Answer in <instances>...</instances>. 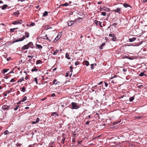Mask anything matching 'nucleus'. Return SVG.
I'll return each mask as SVG.
<instances>
[{
    "label": "nucleus",
    "instance_id": "obj_58",
    "mask_svg": "<svg viewBox=\"0 0 147 147\" xmlns=\"http://www.w3.org/2000/svg\"><path fill=\"white\" fill-rule=\"evenodd\" d=\"M117 25V24L116 23H113L112 25L113 26H116Z\"/></svg>",
    "mask_w": 147,
    "mask_h": 147
},
{
    "label": "nucleus",
    "instance_id": "obj_50",
    "mask_svg": "<svg viewBox=\"0 0 147 147\" xmlns=\"http://www.w3.org/2000/svg\"><path fill=\"white\" fill-rule=\"evenodd\" d=\"M45 39H47L50 42L51 41V40L49 39L48 37L47 36L46 37V38H45Z\"/></svg>",
    "mask_w": 147,
    "mask_h": 147
},
{
    "label": "nucleus",
    "instance_id": "obj_18",
    "mask_svg": "<svg viewBox=\"0 0 147 147\" xmlns=\"http://www.w3.org/2000/svg\"><path fill=\"white\" fill-rule=\"evenodd\" d=\"M42 63V62L41 61V60H38L36 61V65H37L39 64Z\"/></svg>",
    "mask_w": 147,
    "mask_h": 147
},
{
    "label": "nucleus",
    "instance_id": "obj_8",
    "mask_svg": "<svg viewBox=\"0 0 147 147\" xmlns=\"http://www.w3.org/2000/svg\"><path fill=\"white\" fill-rule=\"evenodd\" d=\"M22 21L20 20V21H14L12 22V24L14 25H16L18 24H21L22 23Z\"/></svg>",
    "mask_w": 147,
    "mask_h": 147
},
{
    "label": "nucleus",
    "instance_id": "obj_61",
    "mask_svg": "<svg viewBox=\"0 0 147 147\" xmlns=\"http://www.w3.org/2000/svg\"><path fill=\"white\" fill-rule=\"evenodd\" d=\"M56 81V79H54L53 81V84H55V82Z\"/></svg>",
    "mask_w": 147,
    "mask_h": 147
},
{
    "label": "nucleus",
    "instance_id": "obj_22",
    "mask_svg": "<svg viewBox=\"0 0 147 147\" xmlns=\"http://www.w3.org/2000/svg\"><path fill=\"white\" fill-rule=\"evenodd\" d=\"M7 7V5H4L2 7V9L3 10L5 9Z\"/></svg>",
    "mask_w": 147,
    "mask_h": 147
},
{
    "label": "nucleus",
    "instance_id": "obj_63",
    "mask_svg": "<svg viewBox=\"0 0 147 147\" xmlns=\"http://www.w3.org/2000/svg\"><path fill=\"white\" fill-rule=\"evenodd\" d=\"M105 40H106L107 41H109V38L108 37H105Z\"/></svg>",
    "mask_w": 147,
    "mask_h": 147
},
{
    "label": "nucleus",
    "instance_id": "obj_33",
    "mask_svg": "<svg viewBox=\"0 0 147 147\" xmlns=\"http://www.w3.org/2000/svg\"><path fill=\"white\" fill-rule=\"evenodd\" d=\"M9 69H3V73L5 74L6 72H7Z\"/></svg>",
    "mask_w": 147,
    "mask_h": 147
},
{
    "label": "nucleus",
    "instance_id": "obj_29",
    "mask_svg": "<svg viewBox=\"0 0 147 147\" xmlns=\"http://www.w3.org/2000/svg\"><path fill=\"white\" fill-rule=\"evenodd\" d=\"M27 99V97L26 96H24L23 98L21 100V101H22V102H24L25 100H26Z\"/></svg>",
    "mask_w": 147,
    "mask_h": 147
},
{
    "label": "nucleus",
    "instance_id": "obj_64",
    "mask_svg": "<svg viewBox=\"0 0 147 147\" xmlns=\"http://www.w3.org/2000/svg\"><path fill=\"white\" fill-rule=\"evenodd\" d=\"M55 94L54 93H53V94H51V96L52 97H54L55 96Z\"/></svg>",
    "mask_w": 147,
    "mask_h": 147
},
{
    "label": "nucleus",
    "instance_id": "obj_35",
    "mask_svg": "<svg viewBox=\"0 0 147 147\" xmlns=\"http://www.w3.org/2000/svg\"><path fill=\"white\" fill-rule=\"evenodd\" d=\"M98 22H99L96 20H95L94 21V23H95V24H96V26H97L98 25Z\"/></svg>",
    "mask_w": 147,
    "mask_h": 147
},
{
    "label": "nucleus",
    "instance_id": "obj_13",
    "mask_svg": "<svg viewBox=\"0 0 147 147\" xmlns=\"http://www.w3.org/2000/svg\"><path fill=\"white\" fill-rule=\"evenodd\" d=\"M83 20V19L82 18L79 17L78 18H76L75 20V21H77L80 20V22H81Z\"/></svg>",
    "mask_w": 147,
    "mask_h": 147
},
{
    "label": "nucleus",
    "instance_id": "obj_51",
    "mask_svg": "<svg viewBox=\"0 0 147 147\" xmlns=\"http://www.w3.org/2000/svg\"><path fill=\"white\" fill-rule=\"evenodd\" d=\"M47 37V35H46L45 36H42V37L41 38H43V39H45V38H46V37Z\"/></svg>",
    "mask_w": 147,
    "mask_h": 147
},
{
    "label": "nucleus",
    "instance_id": "obj_55",
    "mask_svg": "<svg viewBox=\"0 0 147 147\" xmlns=\"http://www.w3.org/2000/svg\"><path fill=\"white\" fill-rule=\"evenodd\" d=\"M105 86L106 87H107L108 86V84L107 83H106V82H105Z\"/></svg>",
    "mask_w": 147,
    "mask_h": 147
},
{
    "label": "nucleus",
    "instance_id": "obj_40",
    "mask_svg": "<svg viewBox=\"0 0 147 147\" xmlns=\"http://www.w3.org/2000/svg\"><path fill=\"white\" fill-rule=\"evenodd\" d=\"M101 15H102L104 16H105L106 14V13L105 12H101Z\"/></svg>",
    "mask_w": 147,
    "mask_h": 147
},
{
    "label": "nucleus",
    "instance_id": "obj_2",
    "mask_svg": "<svg viewBox=\"0 0 147 147\" xmlns=\"http://www.w3.org/2000/svg\"><path fill=\"white\" fill-rule=\"evenodd\" d=\"M72 109H77L80 107V106L78 105L77 104L76 102H72L71 103Z\"/></svg>",
    "mask_w": 147,
    "mask_h": 147
},
{
    "label": "nucleus",
    "instance_id": "obj_26",
    "mask_svg": "<svg viewBox=\"0 0 147 147\" xmlns=\"http://www.w3.org/2000/svg\"><path fill=\"white\" fill-rule=\"evenodd\" d=\"M134 99V96H132L129 98V101L130 102H132Z\"/></svg>",
    "mask_w": 147,
    "mask_h": 147
},
{
    "label": "nucleus",
    "instance_id": "obj_48",
    "mask_svg": "<svg viewBox=\"0 0 147 147\" xmlns=\"http://www.w3.org/2000/svg\"><path fill=\"white\" fill-rule=\"evenodd\" d=\"M15 81V80H14V78H12V79L10 81V82H14Z\"/></svg>",
    "mask_w": 147,
    "mask_h": 147
},
{
    "label": "nucleus",
    "instance_id": "obj_45",
    "mask_svg": "<svg viewBox=\"0 0 147 147\" xmlns=\"http://www.w3.org/2000/svg\"><path fill=\"white\" fill-rule=\"evenodd\" d=\"M99 24L100 26V27H102V22H100V21H99Z\"/></svg>",
    "mask_w": 147,
    "mask_h": 147
},
{
    "label": "nucleus",
    "instance_id": "obj_60",
    "mask_svg": "<svg viewBox=\"0 0 147 147\" xmlns=\"http://www.w3.org/2000/svg\"><path fill=\"white\" fill-rule=\"evenodd\" d=\"M72 142H74V143H75V142H76L75 139L74 138L72 139Z\"/></svg>",
    "mask_w": 147,
    "mask_h": 147
},
{
    "label": "nucleus",
    "instance_id": "obj_54",
    "mask_svg": "<svg viewBox=\"0 0 147 147\" xmlns=\"http://www.w3.org/2000/svg\"><path fill=\"white\" fill-rule=\"evenodd\" d=\"M127 71V69H125V68H123V72H125V71Z\"/></svg>",
    "mask_w": 147,
    "mask_h": 147
},
{
    "label": "nucleus",
    "instance_id": "obj_20",
    "mask_svg": "<svg viewBox=\"0 0 147 147\" xmlns=\"http://www.w3.org/2000/svg\"><path fill=\"white\" fill-rule=\"evenodd\" d=\"M72 1L73 3L76 5H77L78 3V0H72Z\"/></svg>",
    "mask_w": 147,
    "mask_h": 147
},
{
    "label": "nucleus",
    "instance_id": "obj_4",
    "mask_svg": "<svg viewBox=\"0 0 147 147\" xmlns=\"http://www.w3.org/2000/svg\"><path fill=\"white\" fill-rule=\"evenodd\" d=\"M112 11L120 14L121 12V9L120 8L118 7L116 9L113 10Z\"/></svg>",
    "mask_w": 147,
    "mask_h": 147
},
{
    "label": "nucleus",
    "instance_id": "obj_56",
    "mask_svg": "<svg viewBox=\"0 0 147 147\" xmlns=\"http://www.w3.org/2000/svg\"><path fill=\"white\" fill-rule=\"evenodd\" d=\"M61 34L60 33H59L58 34V35L57 36H58V37H59V38L61 37Z\"/></svg>",
    "mask_w": 147,
    "mask_h": 147
},
{
    "label": "nucleus",
    "instance_id": "obj_19",
    "mask_svg": "<svg viewBox=\"0 0 147 147\" xmlns=\"http://www.w3.org/2000/svg\"><path fill=\"white\" fill-rule=\"evenodd\" d=\"M65 57L68 59L69 60L71 59V58L69 57V55L67 53L65 54Z\"/></svg>",
    "mask_w": 147,
    "mask_h": 147
},
{
    "label": "nucleus",
    "instance_id": "obj_17",
    "mask_svg": "<svg viewBox=\"0 0 147 147\" xmlns=\"http://www.w3.org/2000/svg\"><path fill=\"white\" fill-rule=\"evenodd\" d=\"M143 117L142 116H136L135 117V118L136 119H142Z\"/></svg>",
    "mask_w": 147,
    "mask_h": 147
},
{
    "label": "nucleus",
    "instance_id": "obj_11",
    "mask_svg": "<svg viewBox=\"0 0 147 147\" xmlns=\"http://www.w3.org/2000/svg\"><path fill=\"white\" fill-rule=\"evenodd\" d=\"M40 121V119L39 118H37V119L35 121H33L32 122V123L33 124H35L36 123H37L39 122Z\"/></svg>",
    "mask_w": 147,
    "mask_h": 147
},
{
    "label": "nucleus",
    "instance_id": "obj_12",
    "mask_svg": "<svg viewBox=\"0 0 147 147\" xmlns=\"http://www.w3.org/2000/svg\"><path fill=\"white\" fill-rule=\"evenodd\" d=\"M51 115L52 116H54L55 117H56V116L57 117H58V115L57 113L56 112H53L51 114Z\"/></svg>",
    "mask_w": 147,
    "mask_h": 147
},
{
    "label": "nucleus",
    "instance_id": "obj_28",
    "mask_svg": "<svg viewBox=\"0 0 147 147\" xmlns=\"http://www.w3.org/2000/svg\"><path fill=\"white\" fill-rule=\"evenodd\" d=\"M48 12L47 11H45V12L43 14V17H45L48 15Z\"/></svg>",
    "mask_w": 147,
    "mask_h": 147
},
{
    "label": "nucleus",
    "instance_id": "obj_23",
    "mask_svg": "<svg viewBox=\"0 0 147 147\" xmlns=\"http://www.w3.org/2000/svg\"><path fill=\"white\" fill-rule=\"evenodd\" d=\"M24 80V77H23L21 78H20V79H19L18 81H17V82H21L22 81H23Z\"/></svg>",
    "mask_w": 147,
    "mask_h": 147
},
{
    "label": "nucleus",
    "instance_id": "obj_41",
    "mask_svg": "<svg viewBox=\"0 0 147 147\" xmlns=\"http://www.w3.org/2000/svg\"><path fill=\"white\" fill-rule=\"evenodd\" d=\"M9 133V131L7 130H5L4 132V135H6V134H8Z\"/></svg>",
    "mask_w": 147,
    "mask_h": 147
},
{
    "label": "nucleus",
    "instance_id": "obj_5",
    "mask_svg": "<svg viewBox=\"0 0 147 147\" xmlns=\"http://www.w3.org/2000/svg\"><path fill=\"white\" fill-rule=\"evenodd\" d=\"M25 38V37L24 36L22 38H19L18 39H17L15 40V42H18L19 41H21L23 40Z\"/></svg>",
    "mask_w": 147,
    "mask_h": 147
},
{
    "label": "nucleus",
    "instance_id": "obj_59",
    "mask_svg": "<svg viewBox=\"0 0 147 147\" xmlns=\"http://www.w3.org/2000/svg\"><path fill=\"white\" fill-rule=\"evenodd\" d=\"M97 88H98V87L97 85L93 87V88H94V89H96Z\"/></svg>",
    "mask_w": 147,
    "mask_h": 147
},
{
    "label": "nucleus",
    "instance_id": "obj_34",
    "mask_svg": "<svg viewBox=\"0 0 147 147\" xmlns=\"http://www.w3.org/2000/svg\"><path fill=\"white\" fill-rule=\"evenodd\" d=\"M28 57L29 58H30V59H29V60H31V59H32L33 57H34V56L33 55H28Z\"/></svg>",
    "mask_w": 147,
    "mask_h": 147
},
{
    "label": "nucleus",
    "instance_id": "obj_39",
    "mask_svg": "<svg viewBox=\"0 0 147 147\" xmlns=\"http://www.w3.org/2000/svg\"><path fill=\"white\" fill-rule=\"evenodd\" d=\"M96 65V64H92L91 65V68L92 69H94V65Z\"/></svg>",
    "mask_w": 147,
    "mask_h": 147
},
{
    "label": "nucleus",
    "instance_id": "obj_57",
    "mask_svg": "<svg viewBox=\"0 0 147 147\" xmlns=\"http://www.w3.org/2000/svg\"><path fill=\"white\" fill-rule=\"evenodd\" d=\"M11 59V58L10 57H9L7 58V61H9Z\"/></svg>",
    "mask_w": 147,
    "mask_h": 147
},
{
    "label": "nucleus",
    "instance_id": "obj_38",
    "mask_svg": "<svg viewBox=\"0 0 147 147\" xmlns=\"http://www.w3.org/2000/svg\"><path fill=\"white\" fill-rule=\"evenodd\" d=\"M19 106L18 105H17L16 106V107L14 108V110L15 111L17 110L18 108L19 107Z\"/></svg>",
    "mask_w": 147,
    "mask_h": 147
},
{
    "label": "nucleus",
    "instance_id": "obj_30",
    "mask_svg": "<svg viewBox=\"0 0 147 147\" xmlns=\"http://www.w3.org/2000/svg\"><path fill=\"white\" fill-rule=\"evenodd\" d=\"M22 90L21 91L23 92H25L26 91V88L23 86V87L22 88Z\"/></svg>",
    "mask_w": 147,
    "mask_h": 147
},
{
    "label": "nucleus",
    "instance_id": "obj_3",
    "mask_svg": "<svg viewBox=\"0 0 147 147\" xmlns=\"http://www.w3.org/2000/svg\"><path fill=\"white\" fill-rule=\"evenodd\" d=\"M109 37H111V40L113 41H115L116 40V37L114 34H109Z\"/></svg>",
    "mask_w": 147,
    "mask_h": 147
},
{
    "label": "nucleus",
    "instance_id": "obj_15",
    "mask_svg": "<svg viewBox=\"0 0 147 147\" xmlns=\"http://www.w3.org/2000/svg\"><path fill=\"white\" fill-rule=\"evenodd\" d=\"M38 71V69H37L35 67H34L33 68L31 69V71L32 72L35 71L36 72Z\"/></svg>",
    "mask_w": 147,
    "mask_h": 147
},
{
    "label": "nucleus",
    "instance_id": "obj_62",
    "mask_svg": "<svg viewBox=\"0 0 147 147\" xmlns=\"http://www.w3.org/2000/svg\"><path fill=\"white\" fill-rule=\"evenodd\" d=\"M82 142V141H78V144H81V143Z\"/></svg>",
    "mask_w": 147,
    "mask_h": 147
},
{
    "label": "nucleus",
    "instance_id": "obj_32",
    "mask_svg": "<svg viewBox=\"0 0 147 147\" xmlns=\"http://www.w3.org/2000/svg\"><path fill=\"white\" fill-rule=\"evenodd\" d=\"M25 34L26 35V37L27 38H28L29 36V33L27 32H25Z\"/></svg>",
    "mask_w": 147,
    "mask_h": 147
},
{
    "label": "nucleus",
    "instance_id": "obj_10",
    "mask_svg": "<svg viewBox=\"0 0 147 147\" xmlns=\"http://www.w3.org/2000/svg\"><path fill=\"white\" fill-rule=\"evenodd\" d=\"M136 39V38L133 37L131 38H129V41L130 42H132L135 41Z\"/></svg>",
    "mask_w": 147,
    "mask_h": 147
},
{
    "label": "nucleus",
    "instance_id": "obj_31",
    "mask_svg": "<svg viewBox=\"0 0 147 147\" xmlns=\"http://www.w3.org/2000/svg\"><path fill=\"white\" fill-rule=\"evenodd\" d=\"M17 28H13L10 29V32H14V30L16 29H17Z\"/></svg>",
    "mask_w": 147,
    "mask_h": 147
},
{
    "label": "nucleus",
    "instance_id": "obj_7",
    "mask_svg": "<svg viewBox=\"0 0 147 147\" xmlns=\"http://www.w3.org/2000/svg\"><path fill=\"white\" fill-rule=\"evenodd\" d=\"M111 11L110 9L109 8L105 7H103L101 9H100V11Z\"/></svg>",
    "mask_w": 147,
    "mask_h": 147
},
{
    "label": "nucleus",
    "instance_id": "obj_27",
    "mask_svg": "<svg viewBox=\"0 0 147 147\" xmlns=\"http://www.w3.org/2000/svg\"><path fill=\"white\" fill-rule=\"evenodd\" d=\"M69 5V4L68 3H65L64 4H61V5H60V6H67L68 5Z\"/></svg>",
    "mask_w": 147,
    "mask_h": 147
},
{
    "label": "nucleus",
    "instance_id": "obj_36",
    "mask_svg": "<svg viewBox=\"0 0 147 147\" xmlns=\"http://www.w3.org/2000/svg\"><path fill=\"white\" fill-rule=\"evenodd\" d=\"M85 65L86 66H88L89 65V62L87 61H85Z\"/></svg>",
    "mask_w": 147,
    "mask_h": 147
},
{
    "label": "nucleus",
    "instance_id": "obj_44",
    "mask_svg": "<svg viewBox=\"0 0 147 147\" xmlns=\"http://www.w3.org/2000/svg\"><path fill=\"white\" fill-rule=\"evenodd\" d=\"M34 81L36 82V84H38L37 79V78H34Z\"/></svg>",
    "mask_w": 147,
    "mask_h": 147
},
{
    "label": "nucleus",
    "instance_id": "obj_49",
    "mask_svg": "<svg viewBox=\"0 0 147 147\" xmlns=\"http://www.w3.org/2000/svg\"><path fill=\"white\" fill-rule=\"evenodd\" d=\"M103 83V81H100V82L99 83H98L97 84L98 85H101V84H102Z\"/></svg>",
    "mask_w": 147,
    "mask_h": 147
},
{
    "label": "nucleus",
    "instance_id": "obj_21",
    "mask_svg": "<svg viewBox=\"0 0 147 147\" xmlns=\"http://www.w3.org/2000/svg\"><path fill=\"white\" fill-rule=\"evenodd\" d=\"M36 47L38 49H42V48L40 45L36 44Z\"/></svg>",
    "mask_w": 147,
    "mask_h": 147
},
{
    "label": "nucleus",
    "instance_id": "obj_25",
    "mask_svg": "<svg viewBox=\"0 0 147 147\" xmlns=\"http://www.w3.org/2000/svg\"><path fill=\"white\" fill-rule=\"evenodd\" d=\"M139 76H146V75L144 74V72H142L140 73L139 75Z\"/></svg>",
    "mask_w": 147,
    "mask_h": 147
},
{
    "label": "nucleus",
    "instance_id": "obj_42",
    "mask_svg": "<svg viewBox=\"0 0 147 147\" xmlns=\"http://www.w3.org/2000/svg\"><path fill=\"white\" fill-rule=\"evenodd\" d=\"M65 138H63V139H62V140H61L62 143L63 144L65 142Z\"/></svg>",
    "mask_w": 147,
    "mask_h": 147
},
{
    "label": "nucleus",
    "instance_id": "obj_52",
    "mask_svg": "<svg viewBox=\"0 0 147 147\" xmlns=\"http://www.w3.org/2000/svg\"><path fill=\"white\" fill-rule=\"evenodd\" d=\"M116 77H117V75H115L113 76L112 78H111L110 79H113V78H116Z\"/></svg>",
    "mask_w": 147,
    "mask_h": 147
},
{
    "label": "nucleus",
    "instance_id": "obj_43",
    "mask_svg": "<svg viewBox=\"0 0 147 147\" xmlns=\"http://www.w3.org/2000/svg\"><path fill=\"white\" fill-rule=\"evenodd\" d=\"M80 64L79 62L78 61H76L75 63V65H77Z\"/></svg>",
    "mask_w": 147,
    "mask_h": 147
},
{
    "label": "nucleus",
    "instance_id": "obj_9",
    "mask_svg": "<svg viewBox=\"0 0 147 147\" xmlns=\"http://www.w3.org/2000/svg\"><path fill=\"white\" fill-rule=\"evenodd\" d=\"M76 21H70L68 22V25L69 26H71Z\"/></svg>",
    "mask_w": 147,
    "mask_h": 147
},
{
    "label": "nucleus",
    "instance_id": "obj_24",
    "mask_svg": "<svg viewBox=\"0 0 147 147\" xmlns=\"http://www.w3.org/2000/svg\"><path fill=\"white\" fill-rule=\"evenodd\" d=\"M59 51V50H56L53 53V55H56Z\"/></svg>",
    "mask_w": 147,
    "mask_h": 147
},
{
    "label": "nucleus",
    "instance_id": "obj_6",
    "mask_svg": "<svg viewBox=\"0 0 147 147\" xmlns=\"http://www.w3.org/2000/svg\"><path fill=\"white\" fill-rule=\"evenodd\" d=\"M9 106L7 105H4L2 107L3 110L5 111L6 110H8L9 109Z\"/></svg>",
    "mask_w": 147,
    "mask_h": 147
},
{
    "label": "nucleus",
    "instance_id": "obj_37",
    "mask_svg": "<svg viewBox=\"0 0 147 147\" xmlns=\"http://www.w3.org/2000/svg\"><path fill=\"white\" fill-rule=\"evenodd\" d=\"M19 14H20V13L18 11H17V12H15L13 13V15H19Z\"/></svg>",
    "mask_w": 147,
    "mask_h": 147
},
{
    "label": "nucleus",
    "instance_id": "obj_1",
    "mask_svg": "<svg viewBox=\"0 0 147 147\" xmlns=\"http://www.w3.org/2000/svg\"><path fill=\"white\" fill-rule=\"evenodd\" d=\"M33 45V44L32 42H30L29 43H28L27 45H25L24 46H23L22 48V50H25V49H28L30 47L32 48L31 47Z\"/></svg>",
    "mask_w": 147,
    "mask_h": 147
},
{
    "label": "nucleus",
    "instance_id": "obj_16",
    "mask_svg": "<svg viewBox=\"0 0 147 147\" xmlns=\"http://www.w3.org/2000/svg\"><path fill=\"white\" fill-rule=\"evenodd\" d=\"M123 6L125 8H127L128 7H130L131 8V7L127 3H125L123 4Z\"/></svg>",
    "mask_w": 147,
    "mask_h": 147
},
{
    "label": "nucleus",
    "instance_id": "obj_14",
    "mask_svg": "<svg viewBox=\"0 0 147 147\" xmlns=\"http://www.w3.org/2000/svg\"><path fill=\"white\" fill-rule=\"evenodd\" d=\"M105 45V42L102 43L100 46L99 48L100 49H103V47Z\"/></svg>",
    "mask_w": 147,
    "mask_h": 147
},
{
    "label": "nucleus",
    "instance_id": "obj_53",
    "mask_svg": "<svg viewBox=\"0 0 147 147\" xmlns=\"http://www.w3.org/2000/svg\"><path fill=\"white\" fill-rule=\"evenodd\" d=\"M70 69H71L70 71H71V72H72L73 71L72 69H73V67L72 66H71L70 67Z\"/></svg>",
    "mask_w": 147,
    "mask_h": 147
},
{
    "label": "nucleus",
    "instance_id": "obj_47",
    "mask_svg": "<svg viewBox=\"0 0 147 147\" xmlns=\"http://www.w3.org/2000/svg\"><path fill=\"white\" fill-rule=\"evenodd\" d=\"M59 38H58V36H57L56 37V38L55 39L54 41H56L59 39Z\"/></svg>",
    "mask_w": 147,
    "mask_h": 147
},
{
    "label": "nucleus",
    "instance_id": "obj_46",
    "mask_svg": "<svg viewBox=\"0 0 147 147\" xmlns=\"http://www.w3.org/2000/svg\"><path fill=\"white\" fill-rule=\"evenodd\" d=\"M35 25V24L34 22H32L30 24V26H33Z\"/></svg>",
    "mask_w": 147,
    "mask_h": 147
}]
</instances>
